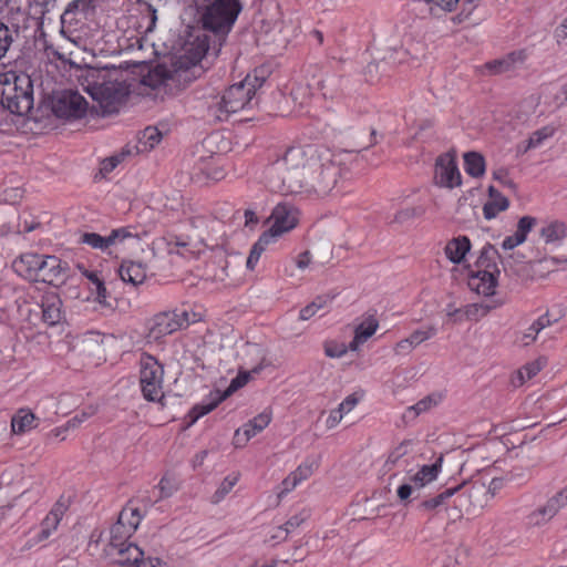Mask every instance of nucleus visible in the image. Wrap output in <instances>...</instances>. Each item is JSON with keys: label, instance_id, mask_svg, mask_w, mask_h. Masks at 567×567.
<instances>
[{"label": "nucleus", "instance_id": "obj_1", "mask_svg": "<svg viewBox=\"0 0 567 567\" xmlns=\"http://www.w3.org/2000/svg\"><path fill=\"white\" fill-rule=\"evenodd\" d=\"M348 152L333 153L313 145L292 146L264 171L267 187L282 195H329L347 172Z\"/></svg>", "mask_w": 567, "mask_h": 567}, {"label": "nucleus", "instance_id": "obj_2", "mask_svg": "<svg viewBox=\"0 0 567 567\" xmlns=\"http://www.w3.org/2000/svg\"><path fill=\"white\" fill-rule=\"evenodd\" d=\"M115 74V71L106 68L90 66L78 76L80 86L97 102L103 115L116 113L128 95L127 86L114 79Z\"/></svg>", "mask_w": 567, "mask_h": 567}, {"label": "nucleus", "instance_id": "obj_3", "mask_svg": "<svg viewBox=\"0 0 567 567\" xmlns=\"http://www.w3.org/2000/svg\"><path fill=\"white\" fill-rule=\"evenodd\" d=\"M33 82L20 71L0 73V103L13 114L25 115L33 109Z\"/></svg>", "mask_w": 567, "mask_h": 567}, {"label": "nucleus", "instance_id": "obj_4", "mask_svg": "<svg viewBox=\"0 0 567 567\" xmlns=\"http://www.w3.org/2000/svg\"><path fill=\"white\" fill-rule=\"evenodd\" d=\"M264 82V76L247 74L243 81L229 86L220 101L209 106V114L218 121H227L231 114L251 106L252 97Z\"/></svg>", "mask_w": 567, "mask_h": 567}, {"label": "nucleus", "instance_id": "obj_5", "mask_svg": "<svg viewBox=\"0 0 567 567\" xmlns=\"http://www.w3.org/2000/svg\"><path fill=\"white\" fill-rule=\"evenodd\" d=\"M126 527L123 526L121 529L115 532V524L111 527V538L106 547L107 555L114 560V563L122 567H135L146 561H159L158 559L144 558L142 549L133 544L127 543L133 533H126Z\"/></svg>", "mask_w": 567, "mask_h": 567}, {"label": "nucleus", "instance_id": "obj_6", "mask_svg": "<svg viewBox=\"0 0 567 567\" xmlns=\"http://www.w3.org/2000/svg\"><path fill=\"white\" fill-rule=\"evenodd\" d=\"M240 10L238 0H216L202 16L203 28L215 34L225 35L230 31Z\"/></svg>", "mask_w": 567, "mask_h": 567}, {"label": "nucleus", "instance_id": "obj_7", "mask_svg": "<svg viewBox=\"0 0 567 567\" xmlns=\"http://www.w3.org/2000/svg\"><path fill=\"white\" fill-rule=\"evenodd\" d=\"M140 365V383L144 399L163 404V365L153 355L146 353L142 354Z\"/></svg>", "mask_w": 567, "mask_h": 567}, {"label": "nucleus", "instance_id": "obj_8", "mask_svg": "<svg viewBox=\"0 0 567 567\" xmlns=\"http://www.w3.org/2000/svg\"><path fill=\"white\" fill-rule=\"evenodd\" d=\"M189 322V312L187 310L159 312L148 321V338L157 341L177 330L186 328Z\"/></svg>", "mask_w": 567, "mask_h": 567}, {"label": "nucleus", "instance_id": "obj_9", "mask_svg": "<svg viewBox=\"0 0 567 567\" xmlns=\"http://www.w3.org/2000/svg\"><path fill=\"white\" fill-rule=\"evenodd\" d=\"M455 487H461V491L456 493L454 503L467 513L482 509L489 499V488L484 483H463Z\"/></svg>", "mask_w": 567, "mask_h": 567}, {"label": "nucleus", "instance_id": "obj_10", "mask_svg": "<svg viewBox=\"0 0 567 567\" xmlns=\"http://www.w3.org/2000/svg\"><path fill=\"white\" fill-rule=\"evenodd\" d=\"M53 111L59 117L81 118L87 111V102L76 91L64 90L55 97Z\"/></svg>", "mask_w": 567, "mask_h": 567}, {"label": "nucleus", "instance_id": "obj_11", "mask_svg": "<svg viewBox=\"0 0 567 567\" xmlns=\"http://www.w3.org/2000/svg\"><path fill=\"white\" fill-rule=\"evenodd\" d=\"M299 216L300 212L297 207L287 203H280L271 213L272 225L266 233L271 234V237L277 239L298 225Z\"/></svg>", "mask_w": 567, "mask_h": 567}, {"label": "nucleus", "instance_id": "obj_12", "mask_svg": "<svg viewBox=\"0 0 567 567\" xmlns=\"http://www.w3.org/2000/svg\"><path fill=\"white\" fill-rule=\"evenodd\" d=\"M131 238H137V235L133 233V228L120 227L113 229L107 236H101L96 233H83L80 237V241L89 245L93 249L105 252L110 247L118 246Z\"/></svg>", "mask_w": 567, "mask_h": 567}, {"label": "nucleus", "instance_id": "obj_13", "mask_svg": "<svg viewBox=\"0 0 567 567\" xmlns=\"http://www.w3.org/2000/svg\"><path fill=\"white\" fill-rule=\"evenodd\" d=\"M435 184L445 188L461 186L462 176L457 167L456 158L451 153H444L435 162Z\"/></svg>", "mask_w": 567, "mask_h": 567}, {"label": "nucleus", "instance_id": "obj_14", "mask_svg": "<svg viewBox=\"0 0 567 567\" xmlns=\"http://www.w3.org/2000/svg\"><path fill=\"white\" fill-rule=\"evenodd\" d=\"M37 281L60 286L68 278V264L55 256H44Z\"/></svg>", "mask_w": 567, "mask_h": 567}, {"label": "nucleus", "instance_id": "obj_15", "mask_svg": "<svg viewBox=\"0 0 567 567\" xmlns=\"http://www.w3.org/2000/svg\"><path fill=\"white\" fill-rule=\"evenodd\" d=\"M498 274L491 269H477L468 276L467 285L471 290L478 295L485 297L493 296L497 286Z\"/></svg>", "mask_w": 567, "mask_h": 567}, {"label": "nucleus", "instance_id": "obj_16", "mask_svg": "<svg viewBox=\"0 0 567 567\" xmlns=\"http://www.w3.org/2000/svg\"><path fill=\"white\" fill-rule=\"evenodd\" d=\"M69 508V499L61 496L45 518L41 523V529L38 535L39 540H44L49 538L54 530H56L61 519L63 518L65 512Z\"/></svg>", "mask_w": 567, "mask_h": 567}, {"label": "nucleus", "instance_id": "obj_17", "mask_svg": "<svg viewBox=\"0 0 567 567\" xmlns=\"http://www.w3.org/2000/svg\"><path fill=\"white\" fill-rule=\"evenodd\" d=\"M271 421V412L264 411L248 423H246L241 429L237 430L235 433L236 444L244 445L251 437L260 433L264 429L268 426Z\"/></svg>", "mask_w": 567, "mask_h": 567}, {"label": "nucleus", "instance_id": "obj_18", "mask_svg": "<svg viewBox=\"0 0 567 567\" xmlns=\"http://www.w3.org/2000/svg\"><path fill=\"white\" fill-rule=\"evenodd\" d=\"M42 320L48 326L59 324L63 318L62 300L55 292H48L42 297Z\"/></svg>", "mask_w": 567, "mask_h": 567}, {"label": "nucleus", "instance_id": "obj_19", "mask_svg": "<svg viewBox=\"0 0 567 567\" xmlns=\"http://www.w3.org/2000/svg\"><path fill=\"white\" fill-rule=\"evenodd\" d=\"M43 258V255L33 252L23 254L19 259L13 261V268L20 276L37 281Z\"/></svg>", "mask_w": 567, "mask_h": 567}, {"label": "nucleus", "instance_id": "obj_20", "mask_svg": "<svg viewBox=\"0 0 567 567\" xmlns=\"http://www.w3.org/2000/svg\"><path fill=\"white\" fill-rule=\"evenodd\" d=\"M536 224L537 219L535 217L523 216L517 223L516 231L503 240L502 247L505 250H511L522 245L526 240L528 233Z\"/></svg>", "mask_w": 567, "mask_h": 567}, {"label": "nucleus", "instance_id": "obj_21", "mask_svg": "<svg viewBox=\"0 0 567 567\" xmlns=\"http://www.w3.org/2000/svg\"><path fill=\"white\" fill-rule=\"evenodd\" d=\"M118 275L124 282L137 286L146 279V266L141 261L123 260Z\"/></svg>", "mask_w": 567, "mask_h": 567}, {"label": "nucleus", "instance_id": "obj_22", "mask_svg": "<svg viewBox=\"0 0 567 567\" xmlns=\"http://www.w3.org/2000/svg\"><path fill=\"white\" fill-rule=\"evenodd\" d=\"M524 60L525 54L522 51L512 52L502 59L487 62L485 64V69L491 74H503L514 71L517 68V65L524 62Z\"/></svg>", "mask_w": 567, "mask_h": 567}, {"label": "nucleus", "instance_id": "obj_23", "mask_svg": "<svg viewBox=\"0 0 567 567\" xmlns=\"http://www.w3.org/2000/svg\"><path fill=\"white\" fill-rule=\"evenodd\" d=\"M471 249V241L466 236H458L447 241L444 252L453 264H461Z\"/></svg>", "mask_w": 567, "mask_h": 567}, {"label": "nucleus", "instance_id": "obj_24", "mask_svg": "<svg viewBox=\"0 0 567 567\" xmlns=\"http://www.w3.org/2000/svg\"><path fill=\"white\" fill-rule=\"evenodd\" d=\"M491 199L483 206V214L486 219L495 218L501 212L508 208L509 202L494 186L488 187Z\"/></svg>", "mask_w": 567, "mask_h": 567}, {"label": "nucleus", "instance_id": "obj_25", "mask_svg": "<svg viewBox=\"0 0 567 567\" xmlns=\"http://www.w3.org/2000/svg\"><path fill=\"white\" fill-rule=\"evenodd\" d=\"M95 0H73L65 8L62 20L70 21L87 18L94 11Z\"/></svg>", "mask_w": 567, "mask_h": 567}, {"label": "nucleus", "instance_id": "obj_26", "mask_svg": "<svg viewBox=\"0 0 567 567\" xmlns=\"http://www.w3.org/2000/svg\"><path fill=\"white\" fill-rule=\"evenodd\" d=\"M551 321L549 319L548 313L540 316L527 328L525 332H523L516 338V343L520 347L529 346L536 340L538 333L545 328L549 327Z\"/></svg>", "mask_w": 567, "mask_h": 567}, {"label": "nucleus", "instance_id": "obj_27", "mask_svg": "<svg viewBox=\"0 0 567 567\" xmlns=\"http://www.w3.org/2000/svg\"><path fill=\"white\" fill-rule=\"evenodd\" d=\"M441 463L442 458H439L434 464L423 465L420 471L411 477L413 485L416 488H421L433 482L441 470Z\"/></svg>", "mask_w": 567, "mask_h": 567}, {"label": "nucleus", "instance_id": "obj_28", "mask_svg": "<svg viewBox=\"0 0 567 567\" xmlns=\"http://www.w3.org/2000/svg\"><path fill=\"white\" fill-rule=\"evenodd\" d=\"M464 169L472 177H482L485 174L486 165L484 156L478 152L464 154Z\"/></svg>", "mask_w": 567, "mask_h": 567}, {"label": "nucleus", "instance_id": "obj_29", "mask_svg": "<svg viewBox=\"0 0 567 567\" xmlns=\"http://www.w3.org/2000/svg\"><path fill=\"white\" fill-rule=\"evenodd\" d=\"M141 514L137 508L125 507L121 511L117 522L115 523V532L125 526L126 533H134L140 523H141Z\"/></svg>", "mask_w": 567, "mask_h": 567}, {"label": "nucleus", "instance_id": "obj_30", "mask_svg": "<svg viewBox=\"0 0 567 567\" xmlns=\"http://www.w3.org/2000/svg\"><path fill=\"white\" fill-rule=\"evenodd\" d=\"M162 141V133L157 127L148 126L138 134L136 145L138 153H147L152 151Z\"/></svg>", "mask_w": 567, "mask_h": 567}, {"label": "nucleus", "instance_id": "obj_31", "mask_svg": "<svg viewBox=\"0 0 567 567\" xmlns=\"http://www.w3.org/2000/svg\"><path fill=\"white\" fill-rule=\"evenodd\" d=\"M566 235L567 226L560 220H553L540 229V236L546 244L561 241Z\"/></svg>", "mask_w": 567, "mask_h": 567}, {"label": "nucleus", "instance_id": "obj_32", "mask_svg": "<svg viewBox=\"0 0 567 567\" xmlns=\"http://www.w3.org/2000/svg\"><path fill=\"white\" fill-rule=\"evenodd\" d=\"M461 491V487H449L442 491L440 494H437L434 497L424 499L420 503L419 507L420 509L424 512H433L446 504V501L451 498L452 496L456 495Z\"/></svg>", "mask_w": 567, "mask_h": 567}, {"label": "nucleus", "instance_id": "obj_33", "mask_svg": "<svg viewBox=\"0 0 567 567\" xmlns=\"http://www.w3.org/2000/svg\"><path fill=\"white\" fill-rule=\"evenodd\" d=\"M35 415L29 411L21 409L11 420V429L14 434H22L34 427Z\"/></svg>", "mask_w": 567, "mask_h": 567}, {"label": "nucleus", "instance_id": "obj_34", "mask_svg": "<svg viewBox=\"0 0 567 567\" xmlns=\"http://www.w3.org/2000/svg\"><path fill=\"white\" fill-rule=\"evenodd\" d=\"M276 239L271 237V234L266 231L261 234L258 240L252 245L249 256L247 258L246 266L248 269L254 270L261 254L266 250L267 246L274 243Z\"/></svg>", "mask_w": 567, "mask_h": 567}, {"label": "nucleus", "instance_id": "obj_35", "mask_svg": "<svg viewBox=\"0 0 567 567\" xmlns=\"http://www.w3.org/2000/svg\"><path fill=\"white\" fill-rule=\"evenodd\" d=\"M497 255H498V252L494 246H492L489 244L485 245L482 248L481 254L476 260V268L477 269H491L496 272H499V270L494 261Z\"/></svg>", "mask_w": 567, "mask_h": 567}, {"label": "nucleus", "instance_id": "obj_36", "mask_svg": "<svg viewBox=\"0 0 567 567\" xmlns=\"http://www.w3.org/2000/svg\"><path fill=\"white\" fill-rule=\"evenodd\" d=\"M480 2L481 0H457V9L460 11L451 18V21L454 24L466 22L478 7Z\"/></svg>", "mask_w": 567, "mask_h": 567}, {"label": "nucleus", "instance_id": "obj_37", "mask_svg": "<svg viewBox=\"0 0 567 567\" xmlns=\"http://www.w3.org/2000/svg\"><path fill=\"white\" fill-rule=\"evenodd\" d=\"M262 370V364H258L255 368L251 369V371H244L239 372V374L231 380L228 388L224 391V393L220 395V399H226L229 395H231L234 392H236L238 389L243 388L245 384L248 383L250 374L251 373H259Z\"/></svg>", "mask_w": 567, "mask_h": 567}, {"label": "nucleus", "instance_id": "obj_38", "mask_svg": "<svg viewBox=\"0 0 567 567\" xmlns=\"http://www.w3.org/2000/svg\"><path fill=\"white\" fill-rule=\"evenodd\" d=\"M262 370V364H258L255 368L251 369V371H244L239 372V374L231 380L228 388L224 391V393L220 395V399H226L229 395H231L234 392H236L238 389L243 388L245 384L248 383L250 374L251 373H259Z\"/></svg>", "mask_w": 567, "mask_h": 567}, {"label": "nucleus", "instance_id": "obj_39", "mask_svg": "<svg viewBox=\"0 0 567 567\" xmlns=\"http://www.w3.org/2000/svg\"><path fill=\"white\" fill-rule=\"evenodd\" d=\"M557 131V127L554 124H549L546 126H543L539 130H536L532 133L527 141V145L524 148V152H527L530 148H536L540 146L547 138L551 137L555 132Z\"/></svg>", "mask_w": 567, "mask_h": 567}, {"label": "nucleus", "instance_id": "obj_40", "mask_svg": "<svg viewBox=\"0 0 567 567\" xmlns=\"http://www.w3.org/2000/svg\"><path fill=\"white\" fill-rule=\"evenodd\" d=\"M237 482H238L237 474H231V475L226 476L223 480V482L219 484L216 492L213 494V496L210 498L212 503L213 504L220 503L227 496V494L234 488V486L236 485Z\"/></svg>", "mask_w": 567, "mask_h": 567}, {"label": "nucleus", "instance_id": "obj_41", "mask_svg": "<svg viewBox=\"0 0 567 567\" xmlns=\"http://www.w3.org/2000/svg\"><path fill=\"white\" fill-rule=\"evenodd\" d=\"M424 213L425 209L422 206L405 207L395 213L392 223L402 225L414 218L423 216Z\"/></svg>", "mask_w": 567, "mask_h": 567}, {"label": "nucleus", "instance_id": "obj_42", "mask_svg": "<svg viewBox=\"0 0 567 567\" xmlns=\"http://www.w3.org/2000/svg\"><path fill=\"white\" fill-rule=\"evenodd\" d=\"M378 327V320L373 316H369L355 327L354 333H358L364 341H367L375 333Z\"/></svg>", "mask_w": 567, "mask_h": 567}, {"label": "nucleus", "instance_id": "obj_43", "mask_svg": "<svg viewBox=\"0 0 567 567\" xmlns=\"http://www.w3.org/2000/svg\"><path fill=\"white\" fill-rule=\"evenodd\" d=\"M436 333H437V329L434 326H427L425 328L417 329V330L413 331L408 337V339L410 340V343H412V346L415 348L419 344H421L422 342L436 336Z\"/></svg>", "mask_w": 567, "mask_h": 567}, {"label": "nucleus", "instance_id": "obj_44", "mask_svg": "<svg viewBox=\"0 0 567 567\" xmlns=\"http://www.w3.org/2000/svg\"><path fill=\"white\" fill-rule=\"evenodd\" d=\"M439 402L437 398L434 395H429L422 400H420L416 404L410 406L406 410V413L404 416H409V414H413V417H416L423 412L429 411L432 406L436 405Z\"/></svg>", "mask_w": 567, "mask_h": 567}, {"label": "nucleus", "instance_id": "obj_45", "mask_svg": "<svg viewBox=\"0 0 567 567\" xmlns=\"http://www.w3.org/2000/svg\"><path fill=\"white\" fill-rule=\"evenodd\" d=\"M13 32L6 23L0 21V60L6 55L13 42Z\"/></svg>", "mask_w": 567, "mask_h": 567}, {"label": "nucleus", "instance_id": "obj_46", "mask_svg": "<svg viewBox=\"0 0 567 567\" xmlns=\"http://www.w3.org/2000/svg\"><path fill=\"white\" fill-rule=\"evenodd\" d=\"M310 509L302 508L297 514L292 515L285 524L284 527L290 534L296 528L300 527L305 522L310 518Z\"/></svg>", "mask_w": 567, "mask_h": 567}, {"label": "nucleus", "instance_id": "obj_47", "mask_svg": "<svg viewBox=\"0 0 567 567\" xmlns=\"http://www.w3.org/2000/svg\"><path fill=\"white\" fill-rule=\"evenodd\" d=\"M223 400L224 399H220V395H218L217 399L209 403L195 405L190 412L192 415H194V421L213 411Z\"/></svg>", "mask_w": 567, "mask_h": 567}, {"label": "nucleus", "instance_id": "obj_48", "mask_svg": "<svg viewBox=\"0 0 567 567\" xmlns=\"http://www.w3.org/2000/svg\"><path fill=\"white\" fill-rule=\"evenodd\" d=\"M347 351L348 347L344 343H338L336 341L324 343V353L329 358H341Z\"/></svg>", "mask_w": 567, "mask_h": 567}, {"label": "nucleus", "instance_id": "obj_49", "mask_svg": "<svg viewBox=\"0 0 567 567\" xmlns=\"http://www.w3.org/2000/svg\"><path fill=\"white\" fill-rule=\"evenodd\" d=\"M463 311H464L463 316L465 319L477 320L478 318H481L487 313L488 308L484 307L482 305L472 303V305H467L466 307H464Z\"/></svg>", "mask_w": 567, "mask_h": 567}, {"label": "nucleus", "instance_id": "obj_50", "mask_svg": "<svg viewBox=\"0 0 567 567\" xmlns=\"http://www.w3.org/2000/svg\"><path fill=\"white\" fill-rule=\"evenodd\" d=\"M122 158H123V154L104 158L101 162L100 173L104 176L106 174H110L121 163Z\"/></svg>", "mask_w": 567, "mask_h": 567}, {"label": "nucleus", "instance_id": "obj_51", "mask_svg": "<svg viewBox=\"0 0 567 567\" xmlns=\"http://www.w3.org/2000/svg\"><path fill=\"white\" fill-rule=\"evenodd\" d=\"M493 178L498 181L505 187L516 190V184L508 176V171L506 168H498L493 172Z\"/></svg>", "mask_w": 567, "mask_h": 567}, {"label": "nucleus", "instance_id": "obj_52", "mask_svg": "<svg viewBox=\"0 0 567 567\" xmlns=\"http://www.w3.org/2000/svg\"><path fill=\"white\" fill-rule=\"evenodd\" d=\"M542 369V365L538 361L528 363L524 365L519 371V378L522 380H530L534 378Z\"/></svg>", "mask_w": 567, "mask_h": 567}, {"label": "nucleus", "instance_id": "obj_53", "mask_svg": "<svg viewBox=\"0 0 567 567\" xmlns=\"http://www.w3.org/2000/svg\"><path fill=\"white\" fill-rule=\"evenodd\" d=\"M550 520L549 517H547V514L544 512L543 507L537 508L536 511L532 512L528 516V523L534 526H542Z\"/></svg>", "mask_w": 567, "mask_h": 567}, {"label": "nucleus", "instance_id": "obj_54", "mask_svg": "<svg viewBox=\"0 0 567 567\" xmlns=\"http://www.w3.org/2000/svg\"><path fill=\"white\" fill-rule=\"evenodd\" d=\"M547 503L551 505L557 512H559L563 507L567 505V488L561 489L553 497H550Z\"/></svg>", "mask_w": 567, "mask_h": 567}, {"label": "nucleus", "instance_id": "obj_55", "mask_svg": "<svg viewBox=\"0 0 567 567\" xmlns=\"http://www.w3.org/2000/svg\"><path fill=\"white\" fill-rule=\"evenodd\" d=\"M313 473V464H302L298 466L293 472H291L292 476H296V480L301 483L302 481L309 478Z\"/></svg>", "mask_w": 567, "mask_h": 567}, {"label": "nucleus", "instance_id": "obj_56", "mask_svg": "<svg viewBox=\"0 0 567 567\" xmlns=\"http://www.w3.org/2000/svg\"><path fill=\"white\" fill-rule=\"evenodd\" d=\"M333 299H334V296L330 295V293L317 296L315 298V300L312 301V305L316 307V309L318 311L329 310L332 305Z\"/></svg>", "mask_w": 567, "mask_h": 567}, {"label": "nucleus", "instance_id": "obj_57", "mask_svg": "<svg viewBox=\"0 0 567 567\" xmlns=\"http://www.w3.org/2000/svg\"><path fill=\"white\" fill-rule=\"evenodd\" d=\"M358 402L359 400L355 394H350L339 404L337 409L344 415L352 411Z\"/></svg>", "mask_w": 567, "mask_h": 567}, {"label": "nucleus", "instance_id": "obj_58", "mask_svg": "<svg viewBox=\"0 0 567 567\" xmlns=\"http://www.w3.org/2000/svg\"><path fill=\"white\" fill-rule=\"evenodd\" d=\"M425 2L433 3L446 12H452L457 9V0H425Z\"/></svg>", "mask_w": 567, "mask_h": 567}, {"label": "nucleus", "instance_id": "obj_59", "mask_svg": "<svg viewBox=\"0 0 567 567\" xmlns=\"http://www.w3.org/2000/svg\"><path fill=\"white\" fill-rule=\"evenodd\" d=\"M197 41L198 42L196 44L195 53L193 55L194 62L200 61L208 53V49H209L206 40H199V38H198Z\"/></svg>", "mask_w": 567, "mask_h": 567}, {"label": "nucleus", "instance_id": "obj_60", "mask_svg": "<svg viewBox=\"0 0 567 567\" xmlns=\"http://www.w3.org/2000/svg\"><path fill=\"white\" fill-rule=\"evenodd\" d=\"M300 483L296 480V476H292L291 473L282 481V491L280 492L279 496L282 494H287L295 489Z\"/></svg>", "mask_w": 567, "mask_h": 567}, {"label": "nucleus", "instance_id": "obj_61", "mask_svg": "<svg viewBox=\"0 0 567 567\" xmlns=\"http://www.w3.org/2000/svg\"><path fill=\"white\" fill-rule=\"evenodd\" d=\"M343 416L344 415L338 409L332 410L326 421L327 427H336L342 421Z\"/></svg>", "mask_w": 567, "mask_h": 567}, {"label": "nucleus", "instance_id": "obj_62", "mask_svg": "<svg viewBox=\"0 0 567 567\" xmlns=\"http://www.w3.org/2000/svg\"><path fill=\"white\" fill-rule=\"evenodd\" d=\"M412 349H414V347L410 343V340L405 338L395 344L394 351L396 354H408Z\"/></svg>", "mask_w": 567, "mask_h": 567}, {"label": "nucleus", "instance_id": "obj_63", "mask_svg": "<svg viewBox=\"0 0 567 567\" xmlns=\"http://www.w3.org/2000/svg\"><path fill=\"white\" fill-rule=\"evenodd\" d=\"M311 262V255L308 250L301 252L296 260V265L299 269L305 270Z\"/></svg>", "mask_w": 567, "mask_h": 567}, {"label": "nucleus", "instance_id": "obj_64", "mask_svg": "<svg viewBox=\"0 0 567 567\" xmlns=\"http://www.w3.org/2000/svg\"><path fill=\"white\" fill-rule=\"evenodd\" d=\"M412 445H413L412 440H404L393 450L402 458L410 453Z\"/></svg>", "mask_w": 567, "mask_h": 567}]
</instances>
